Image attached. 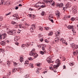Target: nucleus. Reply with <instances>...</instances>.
I'll list each match as a JSON object with an SVG mask.
<instances>
[{"label": "nucleus", "instance_id": "c756f323", "mask_svg": "<svg viewBox=\"0 0 78 78\" xmlns=\"http://www.w3.org/2000/svg\"><path fill=\"white\" fill-rule=\"evenodd\" d=\"M44 14H45V12L42 11L41 13V16H44Z\"/></svg>", "mask_w": 78, "mask_h": 78}, {"label": "nucleus", "instance_id": "c9c22d12", "mask_svg": "<svg viewBox=\"0 0 78 78\" xmlns=\"http://www.w3.org/2000/svg\"><path fill=\"white\" fill-rule=\"evenodd\" d=\"M49 20H50V21H51V22H52V23H54V21H53V20L52 19H51V18H50V19H49Z\"/></svg>", "mask_w": 78, "mask_h": 78}, {"label": "nucleus", "instance_id": "338daca9", "mask_svg": "<svg viewBox=\"0 0 78 78\" xmlns=\"http://www.w3.org/2000/svg\"><path fill=\"white\" fill-rule=\"evenodd\" d=\"M38 47H39V48H41V46H39Z\"/></svg>", "mask_w": 78, "mask_h": 78}, {"label": "nucleus", "instance_id": "69168bd1", "mask_svg": "<svg viewBox=\"0 0 78 78\" xmlns=\"http://www.w3.org/2000/svg\"><path fill=\"white\" fill-rule=\"evenodd\" d=\"M76 20H78V17H77L76 18Z\"/></svg>", "mask_w": 78, "mask_h": 78}, {"label": "nucleus", "instance_id": "ddd939ff", "mask_svg": "<svg viewBox=\"0 0 78 78\" xmlns=\"http://www.w3.org/2000/svg\"><path fill=\"white\" fill-rule=\"evenodd\" d=\"M73 55L74 56H76V55H77L78 54V50H76V51L73 52Z\"/></svg>", "mask_w": 78, "mask_h": 78}, {"label": "nucleus", "instance_id": "052dcab7", "mask_svg": "<svg viewBox=\"0 0 78 78\" xmlns=\"http://www.w3.org/2000/svg\"><path fill=\"white\" fill-rule=\"evenodd\" d=\"M30 66H31V67H33V65L32 64H30Z\"/></svg>", "mask_w": 78, "mask_h": 78}, {"label": "nucleus", "instance_id": "8fccbe9b", "mask_svg": "<svg viewBox=\"0 0 78 78\" xmlns=\"http://www.w3.org/2000/svg\"><path fill=\"white\" fill-rule=\"evenodd\" d=\"M3 2H4V1L3 0H1V4H3Z\"/></svg>", "mask_w": 78, "mask_h": 78}, {"label": "nucleus", "instance_id": "4be33fe9", "mask_svg": "<svg viewBox=\"0 0 78 78\" xmlns=\"http://www.w3.org/2000/svg\"><path fill=\"white\" fill-rule=\"evenodd\" d=\"M1 52L2 53H4L5 52V49L2 48L0 49V53Z\"/></svg>", "mask_w": 78, "mask_h": 78}, {"label": "nucleus", "instance_id": "49530a36", "mask_svg": "<svg viewBox=\"0 0 78 78\" xmlns=\"http://www.w3.org/2000/svg\"><path fill=\"white\" fill-rule=\"evenodd\" d=\"M37 66H38V67H40V66H41V63H37Z\"/></svg>", "mask_w": 78, "mask_h": 78}, {"label": "nucleus", "instance_id": "dca6fc26", "mask_svg": "<svg viewBox=\"0 0 78 78\" xmlns=\"http://www.w3.org/2000/svg\"><path fill=\"white\" fill-rule=\"evenodd\" d=\"M42 49L43 51H44V52H46L47 51H46V50H45V46L44 45L42 47Z\"/></svg>", "mask_w": 78, "mask_h": 78}, {"label": "nucleus", "instance_id": "1a4fd4ad", "mask_svg": "<svg viewBox=\"0 0 78 78\" xmlns=\"http://www.w3.org/2000/svg\"><path fill=\"white\" fill-rule=\"evenodd\" d=\"M67 28H69V29H71L73 32L74 31H73V26L69 25L67 26Z\"/></svg>", "mask_w": 78, "mask_h": 78}, {"label": "nucleus", "instance_id": "0e129e2a", "mask_svg": "<svg viewBox=\"0 0 78 78\" xmlns=\"http://www.w3.org/2000/svg\"><path fill=\"white\" fill-rule=\"evenodd\" d=\"M63 59H64V60H63V61H65V60H66V59L65 58H63Z\"/></svg>", "mask_w": 78, "mask_h": 78}, {"label": "nucleus", "instance_id": "2eb2a0df", "mask_svg": "<svg viewBox=\"0 0 78 78\" xmlns=\"http://www.w3.org/2000/svg\"><path fill=\"white\" fill-rule=\"evenodd\" d=\"M72 45L71 46V47L72 48V49L73 50H75V49H76V45L75 44L73 45V44H72Z\"/></svg>", "mask_w": 78, "mask_h": 78}, {"label": "nucleus", "instance_id": "bf43d9fd", "mask_svg": "<svg viewBox=\"0 0 78 78\" xmlns=\"http://www.w3.org/2000/svg\"><path fill=\"white\" fill-rule=\"evenodd\" d=\"M35 17V15H33V17L34 18V17Z\"/></svg>", "mask_w": 78, "mask_h": 78}, {"label": "nucleus", "instance_id": "f3484780", "mask_svg": "<svg viewBox=\"0 0 78 78\" xmlns=\"http://www.w3.org/2000/svg\"><path fill=\"white\" fill-rule=\"evenodd\" d=\"M12 16L14 17L13 18V19H17V14H14L12 15Z\"/></svg>", "mask_w": 78, "mask_h": 78}, {"label": "nucleus", "instance_id": "6ab92c4d", "mask_svg": "<svg viewBox=\"0 0 78 78\" xmlns=\"http://www.w3.org/2000/svg\"><path fill=\"white\" fill-rule=\"evenodd\" d=\"M56 16L57 17H59L60 16V13H59V12L58 11H57L56 12Z\"/></svg>", "mask_w": 78, "mask_h": 78}, {"label": "nucleus", "instance_id": "e433bc0d", "mask_svg": "<svg viewBox=\"0 0 78 78\" xmlns=\"http://www.w3.org/2000/svg\"><path fill=\"white\" fill-rule=\"evenodd\" d=\"M75 18L74 17H72L71 18V20L72 21H73L75 20Z\"/></svg>", "mask_w": 78, "mask_h": 78}, {"label": "nucleus", "instance_id": "3c124183", "mask_svg": "<svg viewBox=\"0 0 78 78\" xmlns=\"http://www.w3.org/2000/svg\"><path fill=\"white\" fill-rule=\"evenodd\" d=\"M33 51H35V49H33L31 51V52H33Z\"/></svg>", "mask_w": 78, "mask_h": 78}, {"label": "nucleus", "instance_id": "5701e85b", "mask_svg": "<svg viewBox=\"0 0 78 78\" xmlns=\"http://www.w3.org/2000/svg\"><path fill=\"white\" fill-rule=\"evenodd\" d=\"M20 59H19V60H20V62H23V57H20Z\"/></svg>", "mask_w": 78, "mask_h": 78}, {"label": "nucleus", "instance_id": "4c0bfd02", "mask_svg": "<svg viewBox=\"0 0 78 78\" xmlns=\"http://www.w3.org/2000/svg\"><path fill=\"white\" fill-rule=\"evenodd\" d=\"M53 34V32H51L48 34V36H51Z\"/></svg>", "mask_w": 78, "mask_h": 78}, {"label": "nucleus", "instance_id": "20e7f679", "mask_svg": "<svg viewBox=\"0 0 78 78\" xmlns=\"http://www.w3.org/2000/svg\"><path fill=\"white\" fill-rule=\"evenodd\" d=\"M36 28V27H35V25H32L31 26L30 28V30L31 32L34 31V30H35Z\"/></svg>", "mask_w": 78, "mask_h": 78}, {"label": "nucleus", "instance_id": "9b49d317", "mask_svg": "<svg viewBox=\"0 0 78 78\" xmlns=\"http://www.w3.org/2000/svg\"><path fill=\"white\" fill-rule=\"evenodd\" d=\"M70 15H69L68 16H66L64 17L63 19L64 20H67V19H69V18H70Z\"/></svg>", "mask_w": 78, "mask_h": 78}, {"label": "nucleus", "instance_id": "b1692460", "mask_svg": "<svg viewBox=\"0 0 78 78\" xmlns=\"http://www.w3.org/2000/svg\"><path fill=\"white\" fill-rule=\"evenodd\" d=\"M55 37H58V36H59V34H60V33H59V32H57L55 33Z\"/></svg>", "mask_w": 78, "mask_h": 78}, {"label": "nucleus", "instance_id": "423d86ee", "mask_svg": "<svg viewBox=\"0 0 78 78\" xmlns=\"http://www.w3.org/2000/svg\"><path fill=\"white\" fill-rule=\"evenodd\" d=\"M51 56H50L48 57L46 59L48 63H51Z\"/></svg>", "mask_w": 78, "mask_h": 78}, {"label": "nucleus", "instance_id": "a19ab883", "mask_svg": "<svg viewBox=\"0 0 78 78\" xmlns=\"http://www.w3.org/2000/svg\"><path fill=\"white\" fill-rule=\"evenodd\" d=\"M33 58L32 59V58H31V57H30L28 58V60H29L30 61L32 60V61H33Z\"/></svg>", "mask_w": 78, "mask_h": 78}, {"label": "nucleus", "instance_id": "a878e982", "mask_svg": "<svg viewBox=\"0 0 78 78\" xmlns=\"http://www.w3.org/2000/svg\"><path fill=\"white\" fill-rule=\"evenodd\" d=\"M21 47L23 48H25V47H26V45L24 44H22Z\"/></svg>", "mask_w": 78, "mask_h": 78}, {"label": "nucleus", "instance_id": "c85d7f7f", "mask_svg": "<svg viewBox=\"0 0 78 78\" xmlns=\"http://www.w3.org/2000/svg\"><path fill=\"white\" fill-rule=\"evenodd\" d=\"M16 30H13L12 31V34H16Z\"/></svg>", "mask_w": 78, "mask_h": 78}, {"label": "nucleus", "instance_id": "a211bd4d", "mask_svg": "<svg viewBox=\"0 0 78 78\" xmlns=\"http://www.w3.org/2000/svg\"><path fill=\"white\" fill-rule=\"evenodd\" d=\"M59 8H64V4L62 3H61L58 5Z\"/></svg>", "mask_w": 78, "mask_h": 78}, {"label": "nucleus", "instance_id": "5fc2aeb1", "mask_svg": "<svg viewBox=\"0 0 78 78\" xmlns=\"http://www.w3.org/2000/svg\"><path fill=\"white\" fill-rule=\"evenodd\" d=\"M18 9H19V7H16L15 8V9L16 10Z\"/></svg>", "mask_w": 78, "mask_h": 78}, {"label": "nucleus", "instance_id": "473e14b6", "mask_svg": "<svg viewBox=\"0 0 78 78\" xmlns=\"http://www.w3.org/2000/svg\"><path fill=\"white\" fill-rule=\"evenodd\" d=\"M46 52H44V51H40V54H41V55H44L45 53Z\"/></svg>", "mask_w": 78, "mask_h": 78}, {"label": "nucleus", "instance_id": "09e8293b", "mask_svg": "<svg viewBox=\"0 0 78 78\" xmlns=\"http://www.w3.org/2000/svg\"><path fill=\"white\" fill-rule=\"evenodd\" d=\"M73 65V63H70L69 64L70 66H72Z\"/></svg>", "mask_w": 78, "mask_h": 78}, {"label": "nucleus", "instance_id": "7ed1b4c3", "mask_svg": "<svg viewBox=\"0 0 78 78\" xmlns=\"http://www.w3.org/2000/svg\"><path fill=\"white\" fill-rule=\"evenodd\" d=\"M29 55L30 56H34V58H36L38 56V55H37V53H34L33 52L30 53Z\"/></svg>", "mask_w": 78, "mask_h": 78}, {"label": "nucleus", "instance_id": "412c9836", "mask_svg": "<svg viewBox=\"0 0 78 78\" xmlns=\"http://www.w3.org/2000/svg\"><path fill=\"white\" fill-rule=\"evenodd\" d=\"M1 45H2L3 46L5 45V42L4 41H1L0 42Z\"/></svg>", "mask_w": 78, "mask_h": 78}, {"label": "nucleus", "instance_id": "680f3d73", "mask_svg": "<svg viewBox=\"0 0 78 78\" xmlns=\"http://www.w3.org/2000/svg\"><path fill=\"white\" fill-rule=\"evenodd\" d=\"M45 42H48V40H46L45 41Z\"/></svg>", "mask_w": 78, "mask_h": 78}, {"label": "nucleus", "instance_id": "13d9d810", "mask_svg": "<svg viewBox=\"0 0 78 78\" xmlns=\"http://www.w3.org/2000/svg\"><path fill=\"white\" fill-rule=\"evenodd\" d=\"M22 4H20L19 5V6H22Z\"/></svg>", "mask_w": 78, "mask_h": 78}, {"label": "nucleus", "instance_id": "58836bf2", "mask_svg": "<svg viewBox=\"0 0 78 78\" xmlns=\"http://www.w3.org/2000/svg\"><path fill=\"white\" fill-rule=\"evenodd\" d=\"M38 37L39 39H41L42 37V35H39Z\"/></svg>", "mask_w": 78, "mask_h": 78}, {"label": "nucleus", "instance_id": "774afa93", "mask_svg": "<svg viewBox=\"0 0 78 78\" xmlns=\"http://www.w3.org/2000/svg\"><path fill=\"white\" fill-rule=\"evenodd\" d=\"M54 72H57V71L56 70H54Z\"/></svg>", "mask_w": 78, "mask_h": 78}, {"label": "nucleus", "instance_id": "2f4dec72", "mask_svg": "<svg viewBox=\"0 0 78 78\" xmlns=\"http://www.w3.org/2000/svg\"><path fill=\"white\" fill-rule=\"evenodd\" d=\"M18 64L16 63V62H13V65L14 67H16V66H17Z\"/></svg>", "mask_w": 78, "mask_h": 78}, {"label": "nucleus", "instance_id": "72a5a7b5", "mask_svg": "<svg viewBox=\"0 0 78 78\" xmlns=\"http://www.w3.org/2000/svg\"><path fill=\"white\" fill-rule=\"evenodd\" d=\"M44 28L46 30H50V28L47 27H44Z\"/></svg>", "mask_w": 78, "mask_h": 78}, {"label": "nucleus", "instance_id": "7c9ffc66", "mask_svg": "<svg viewBox=\"0 0 78 78\" xmlns=\"http://www.w3.org/2000/svg\"><path fill=\"white\" fill-rule=\"evenodd\" d=\"M45 5L44 4V5H42L40 6V9H41V8H45Z\"/></svg>", "mask_w": 78, "mask_h": 78}, {"label": "nucleus", "instance_id": "6e6d98bb", "mask_svg": "<svg viewBox=\"0 0 78 78\" xmlns=\"http://www.w3.org/2000/svg\"><path fill=\"white\" fill-rule=\"evenodd\" d=\"M25 25H26V26H30V25L28 24H26Z\"/></svg>", "mask_w": 78, "mask_h": 78}, {"label": "nucleus", "instance_id": "79ce46f5", "mask_svg": "<svg viewBox=\"0 0 78 78\" xmlns=\"http://www.w3.org/2000/svg\"><path fill=\"white\" fill-rule=\"evenodd\" d=\"M11 12H9L8 13L6 14H5V16H9V15H10V14H11Z\"/></svg>", "mask_w": 78, "mask_h": 78}, {"label": "nucleus", "instance_id": "f03ea898", "mask_svg": "<svg viewBox=\"0 0 78 78\" xmlns=\"http://www.w3.org/2000/svg\"><path fill=\"white\" fill-rule=\"evenodd\" d=\"M44 2L46 3H49L50 5H51V6H54L55 5V2L53 0H46L44 1Z\"/></svg>", "mask_w": 78, "mask_h": 78}, {"label": "nucleus", "instance_id": "e2e57ef3", "mask_svg": "<svg viewBox=\"0 0 78 78\" xmlns=\"http://www.w3.org/2000/svg\"><path fill=\"white\" fill-rule=\"evenodd\" d=\"M9 42H10V41H9V40H7V43H8Z\"/></svg>", "mask_w": 78, "mask_h": 78}, {"label": "nucleus", "instance_id": "c03bdc74", "mask_svg": "<svg viewBox=\"0 0 78 78\" xmlns=\"http://www.w3.org/2000/svg\"><path fill=\"white\" fill-rule=\"evenodd\" d=\"M14 72H16V70H15V69H12V73H14Z\"/></svg>", "mask_w": 78, "mask_h": 78}, {"label": "nucleus", "instance_id": "bb28decb", "mask_svg": "<svg viewBox=\"0 0 78 78\" xmlns=\"http://www.w3.org/2000/svg\"><path fill=\"white\" fill-rule=\"evenodd\" d=\"M7 64L8 65V66H9V67L10 66V62L9 61H8L7 62Z\"/></svg>", "mask_w": 78, "mask_h": 78}, {"label": "nucleus", "instance_id": "ea45409f", "mask_svg": "<svg viewBox=\"0 0 78 78\" xmlns=\"http://www.w3.org/2000/svg\"><path fill=\"white\" fill-rule=\"evenodd\" d=\"M43 41L44 39H43V38H41L40 39V42H42V41Z\"/></svg>", "mask_w": 78, "mask_h": 78}, {"label": "nucleus", "instance_id": "4d7b16f0", "mask_svg": "<svg viewBox=\"0 0 78 78\" xmlns=\"http://www.w3.org/2000/svg\"><path fill=\"white\" fill-rule=\"evenodd\" d=\"M66 66H63V69H66Z\"/></svg>", "mask_w": 78, "mask_h": 78}, {"label": "nucleus", "instance_id": "393cba45", "mask_svg": "<svg viewBox=\"0 0 78 78\" xmlns=\"http://www.w3.org/2000/svg\"><path fill=\"white\" fill-rule=\"evenodd\" d=\"M25 64L26 66H27V65H29V62H28V61H26Z\"/></svg>", "mask_w": 78, "mask_h": 78}, {"label": "nucleus", "instance_id": "9d476101", "mask_svg": "<svg viewBox=\"0 0 78 78\" xmlns=\"http://www.w3.org/2000/svg\"><path fill=\"white\" fill-rule=\"evenodd\" d=\"M20 39V37L16 36L15 37L14 40L16 41V42H17V41Z\"/></svg>", "mask_w": 78, "mask_h": 78}, {"label": "nucleus", "instance_id": "f704fd0d", "mask_svg": "<svg viewBox=\"0 0 78 78\" xmlns=\"http://www.w3.org/2000/svg\"><path fill=\"white\" fill-rule=\"evenodd\" d=\"M3 17L2 16H0V21H2L3 20Z\"/></svg>", "mask_w": 78, "mask_h": 78}, {"label": "nucleus", "instance_id": "864d4df0", "mask_svg": "<svg viewBox=\"0 0 78 78\" xmlns=\"http://www.w3.org/2000/svg\"><path fill=\"white\" fill-rule=\"evenodd\" d=\"M15 44L17 45H19V43H17V42H15Z\"/></svg>", "mask_w": 78, "mask_h": 78}, {"label": "nucleus", "instance_id": "f8f14e48", "mask_svg": "<svg viewBox=\"0 0 78 78\" xmlns=\"http://www.w3.org/2000/svg\"><path fill=\"white\" fill-rule=\"evenodd\" d=\"M72 11H73V14H76L77 13V10H76V9H75L73 8L72 9Z\"/></svg>", "mask_w": 78, "mask_h": 78}, {"label": "nucleus", "instance_id": "39448f33", "mask_svg": "<svg viewBox=\"0 0 78 78\" xmlns=\"http://www.w3.org/2000/svg\"><path fill=\"white\" fill-rule=\"evenodd\" d=\"M6 37V34L5 33L2 34V35L0 34V39H2V38L3 39H5Z\"/></svg>", "mask_w": 78, "mask_h": 78}, {"label": "nucleus", "instance_id": "aec40b11", "mask_svg": "<svg viewBox=\"0 0 78 78\" xmlns=\"http://www.w3.org/2000/svg\"><path fill=\"white\" fill-rule=\"evenodd\" d=\"M58 40H59L58 37H57L54 39V41H55V42H57V43H58L59 42V41H58Z\"/></svg>", "mask_w": 78, "mask_h": 78}, {"label": "nucleus", "instance_id": "0eeeda50", "mask_svg": "<svg viewBox=\"0 0 78 78\" xmlns=\"http://www.w3.org/2000/svg\"><path fill=\"white\" fill-rule=\"evenodd\" d=\"M6 31L7 32V34H10L11 35H12V30H9V28H8L6 29Z\"/></svg>", "mask_w": 78, "mask_h": 78}, {"label": "nucleus", "instance_id": "a18cd8bd", "mask_svg": "<svg viewBox=\"0 0 78 78\" xmlns=\"http://www.w3.org/2000/svg\"><path fill=\"white\" fill-rule=\"evenodd\" d=\"M28 16L29 17H32V14H28Z\"/></svg>", "mask_w": 78, "mask_h": 78}, {"label": "nucleus", "instance_id": "de8ad7c7", "mask_svg": "<svg viewBox=\"0 0 78 78\" xmlns=\"http://www.w3.org/2000/svg\"><path fill=\"white\" fill-rule=\"evenodd\" d=\"M25 78H27L28 77V74H27L24 76Z\"/></svg>", "mask_w": 78, "mask_h": 78}, {"label": "nucleus", "instance_id": "603ef678", "mask_svg": "<svg viewBox=\"0 0 78 78\" xmlns=\"http://www.w3.org/2000/svg\"><path fill=\"white\" fill-rule=\"evenodd\" d=\"M36 73H39V71L38 69H37L36 70Z\"/></svg>", "mask_w": 78, "mask_h": 78}, {"label": "nucleus", "instance_id": "f257e3e1", "mask_svg": "<svg viewBox=\"0 0 78 78\" xmlns=\"http://www.w3.org/2000/svg\"><path fill=\"white\" fill-rule=\"evenodd\" d=\"M59 62V60L58 59L56 60L55 61V62L58 64V65H54V67H53V69L52 68V70H54L55 69H58V67H59V66L60 65V63Z\"/></svg>", "mask_w": 78, "mask_h": 78}, {"label": "nucleus", "instance_id": "4468645a", "mask_svg": "<svg viewBox=\"0 0 78 78\" xmlns=\"http://www.w3.org/2000/svg\"><path fill=\"white\" fill-rule=\"evenodd\" d=\"M19 28H23L24 29V30H25V29H26V28L24 27V26L22 24H19Z\"/></svg>", "mask_w": 78, "mask_h": 78}, {"label": "nucleus", "instance_id": "cd10ccee", "mask_svg": "<svg viewBox=\"0 0 78 78\" xmlns=\"http://www.w3.org/2000/svg\"><path fill=\"white\" fill-rule=\"evenodd\" d=\"M39 30H40V31H42V30H43V28H42V27L41 26H39Z\"/></svg>", "mask_w": 78, "mask_h": 78}, {"label": "nucleus", "instance_id": "37998d69", "mask_svg": "<svg viewBox=\"0 0 78 78\" xmlns=\"http://www.w3.org/2000/svg\"><path fill=\"white\" fill-rule=\"evenodd\" d=\"M11 23L13 25H15V24H16L17 23L16 22H12Z\"/></svg>", "mask_w": 78, "mask_h": 78}, {"label": "nucleus", "instance_id": "6e6552de", "mask_svg": "<svg viewBox=\"0 0 78 78\" xmlns=\"http://www.w3.org/2000/svg\"><path fill=\"white\" fill-rule=\"evenodd\" d=\"M60 41H61V42H62V44H66V45H67V43L66 42V40H64V39L63 38H61Z\"/></svg>", "mask_w": 78, "mask_h": 78}]
</instances>
